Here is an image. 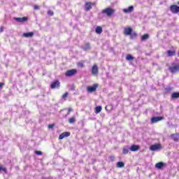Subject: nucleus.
<instances>
[{"label": "nucleus", "mask_w": 179, "mask_h": 179, "mask_svg": "<svg viewBox=\"0 0 179 179\" xmlns=\"http://www.w3.org/2000/svg\"><path fill=\"white\" fill-rule=\"evenodd\" d=\"M134 57H133L131 56V55H130V54L127 55V56H126L127 61H134Z\"/></svg>", "instance_id": "nucleus-26"}, {"label": "nucleus", "mask_w": 179, "mask_h": 179, "mask_svg": "<svg viewBox=\"0 0 179 179\" xmlns=\"http://www.w3.org/2000/svg\"><path fill=\"white\" fill-rule=\"evenodd\" d=\"M34 153H35V155H37L38 156H41V155H43V152L38 151V150H35Z\"/></svg>", "instance_id": "nucleus-29"}, {"label": "nucleus", "mask_w": 179, "mask_h": 179, "mask_svg": "<svg viewBox=\"0 0 179 179\" xmlns=\"http://www.w3.org/2000/svg\"><path fill=\"white\" fill-rule=\"evenodd\" d=\"M54 127H55V124H48V128L49 129H52V128H54Z\"/></svg>", "instance_id": "nucleus-32"}, {"label": "nucleus", "mask_w": 179, "mask_h": 179, "mask_svg": "<svg viewBox=\"0 0 179 179\" xmlns=\"http://www.w3.org/2000/svg\"><path fill=\"white\" fill-rule=\"evenodd\" d=\"M160 149H162V144L160 143L152 145L150 147V150H151L152 152H155L156 150H160Z\"/></svg>", "instance_id": "nucleus-7"}, {"label": "nucleus", "mask_w": 179, "mask_h": 179, "mask_svg": "<svg viewBox=\"0 0 179 179\" xmlns=\"http://www.w3.org/2000/svg\"><path fill=\"white\" fill-rule=\"evenodd\" d=\"M117 167H119L120 169H122V167H125V164L122 162H119L117 163Z\"/></svg>", "instance_id": "nucleus-27"}, {"label": "nucleus", "mask_w": 179, "mask_h": 179, "mask_svg": "<svg viewBox=\"0 0 179 179\" xmlns=\"http://www.w3.org/2000/svg\"><path fill=\"white\" fill-rule=\"evenodd\" d=\"M132 10H134V6H131L128 8L124 9L123 12H124V13H129V12H132Z\"/></svg>", "instance_id": "nucleus-20"}, {"label": "nucleus", "mask_w": 179, "mask_h": 179, "mask_svg": "<svg viewBox=\"0 0 179 179\" xmlns=\"http://www.w3.org/2000/svg\"><path fill=\"white\" fill-rule=\"evenodd\" d=\"M95 33H96V34H101L103 33V28L100 26L96 27Z\"/></svg>", "instance_id": "nucleus-17"}, {"label": "nucleus", "mask_w": 179, "mask_h": 179, "mask_svg": "<svg viewBox=\"0 0 179 179\" xmlns=\"http://www.w3.org/2000/svg\"><path fill=\"white\" fill-rule=\"evenodd\" d=\"M101 110H103V108L101 106L95 107L94 108L95 114H99V113H101Z\"/></svg>", "instance_id": "nucleus-19"}, {"label": "nucleus", "mask_w": 179, "mask_h": 179, "mask_svg": "<svg viewBox=\"0 0 179 179\" xmlns=\"http://www.w3.org/2000/svg\"><path fill=\"white\" fill-rule=\"evenodd\" d=\"M59 87H61V83L58 80L53 81L50 85V89H59Z\"/></svg>", "instance_id": "nucleus-5"}, {"label": "nucleus", "mask_w": 179, "mask_h": 179, "mask_svg": "<svg viewBox=\"0 0 179 179\" xmlns=\"http://www.w3.org/2000/svg\"><path fill=\"white\" fill-rule=\"evenodd\" d=\"M69 136H71V132L64 131L59 136V139L62 140L64 139V138H68Z\"/></svg>", "instance_id": "nucleus-13"}, {"label": "nucleus", "mask_w": 179, "mask_h": 179, "mask_svg": "<svg viewBox=\"0 0 179 179\" xmlns=\"http://www.w3.org/2000/svg\"><path fill=\"white\" fill-rule=\"evenodd\" d=\"M141 149V146L136 145H132L130 147L131 152H138Z\"/></svg>", "instance_id": "nucleus-14"}, {"label": "nucleus", "mask_w": 179, "mask_h": 179, "mask_svg": "<svg viewBox=\"0 0 179 179\" xmlns=\"http://www.w3.org/2000/svg\"><path fill=\"white\" fill-rule=\"evenodd\" d=\"M97 87H99V84H94L92 87H87V92L88 93H93L97 90Z\"/></svg>", "instance_id": "nucleus-6"}, {"label": "nucleus", "mask_w": 179, "mask_h": 179, "mask_svg": "<svg viewBox=\"0 0 179 179\" xmlns=\"http://www.w3.org/2000/svg\"><path fill=\"white\" fill-rule=\"evenodd\" d=\"M171 138L174 141V142H178L179 141V134L176 133L171 135Z\"/></svg>", "instance_id": "nucleus-16"}, {"label": "nucleus", "mask_w": 179, "mask_h": 179, "mask_svg": "<svg viewBox=\"0 0 179 179\" xmlns=\"http://www.w3.org/2000/svg\"><path fill=\"white\" fill-rule=\"evenodd\" d=\"M3 27H0V33H2L3 31Z\"/></svg>", "instance_id": "nucleus-39"}, {"label": "nucleus", "mask_w": 179, "mask_h": 179, "mask_svg": "<svg viewBox=\"0 0 179 179\" xmlns=\"http://www.w3.org/2000/svg\"><path fill=\"white\" fill-rule=\"evenodd\" d=\"M122 153L123 155H128V153H129V148H128V147L123 148Z\"/></svg>", "instance_id": "nucleus-25"}, {"label": "nucleus", "mask_w": 179, "mask_h": 179, "mask_svg": "<svg viewBox=\"0 0 179 179\" xmlns=\"http://www.w3.org/2000/svg\"><path fill=\"white\" fill-rule=\"evenodd\" d=\"M5 86V83H0V89H2Z\"/></svg>", "instance_id": "nucleus-38"}, {"label": "nucleus", "mask_w": 179, "mask_h": 179, "mask_svg": "<svg viewBox=\"0 0 179 179\" xmlns=\"http://www.w3.org/2000/svg\"><path fill=\"white\" fill-rule=\"evenodd\" d=\"M14 20H16L19 23H24L29 20V17H14Z\"/></svg>", "instance_id": "nucleus-12"}, {"label": "nucleus", "mask_w": 179, "mask_h": 179, "mask_svg": "<svg viewBox=\"0 0 179 179\" xmlns=\"http://www.w3.org/2000/svg\"><path fill=\"white\" fill-rule=\"evenodd\" d=\"M77 65L78 66H80L81 68H83L85 66V64H83V63L82 62H78Z\"/></svg>", "instance_id": "nucleus-36"}, {"label": "nucleus", "mask_w": 179, "mask_h": 179, "mask_svg": "<svg viewBox=\"0 0 179 179\" xmlns=\"http://www.w3.org/2000/svg\"><path fill=\"white\" fill-rule=\"evenodd\" d=\"M170 10L172 13L174 14L179 13V6L177 5H171L170 6Z\"/></svg>", "instance_id": "nucleus-9"}, {"label": "nucleus", "mask_w": 179, "mask_h": 179, "mask_svg": "<svg viewBox=\"0 0 179 179\" xmlns=\"http://www.w3.org/2000/svg\"><path fill=\"white\" fill-rule=\"evenodd\" d=\"M162 120H164V117L162 116L152 117L151 118V124H155V122H159V121H162Z\"/></svg>", "instance_id": "nucleus-11"}, {"label": "nucleus", "mask_w": 179, "mask_h": 179, "mask_svg": "<svg viewBox=\"0 0 179 179\" xmlns=\"http://www.w3.org/2000/svg\"><path fill=\"white\" fill-rule=\"evenodd\" d=\"M84 51H87V50H90V43H87L83 46Z\"/></svg>", "instance_id": "nucleus-23"}, {"label": "nucleus", "mask_w": 179, "mask_h": 179, "mask_svg": "<svg viewBox=\"0 0 179 179\" xmlns=\"http://www.w3.org/2000/svg\"><path fill=\"white\" fill-rule=\"evenodd\" d=\"M132 31L133 30L132 28H131V27H124L123 34L124 36H132V37H136V32L132 33Z\"/></svg>", "instance_id": "nucleus-2"}, {"label": "nucleus", "mask_w": 179, "mask_h": 179, "mask_svg": "<svg viewBox=\"0 0 179 179\" xmlns=\"http://www.w3.org/2000/svg\"><path fill=\"white\" fill-rule=\"evenodd\" d=\"M48 15L49 16H54V11H52L51 10H48Z\"/></svg>", "instance_id": "nucleus-30"}, {"label": "nucleus", "mask_w": 179, "mask_h": 179, "mask_svg": "<svg viewBox=\"0 0 179 179\" xmlns=\"http://www.w3.org/2000/svg\"><path fill=\"white\" fill-rule=\"evenodd\" d=\"M69 124H75L76 122V117L73 116L72 117L69 119Z\"/></svg>", "instance_id": "nucleus-22"}, {"label": "nucleus", "mask_w": 179, "mask_h": 179, "mask_svg": "<svg viewBox=\"0 0 179 179\" xmlns=\"http://www.w3.org/2000/svg\"><path fill=\"white\" fill-rule=\"evenodd\" d=\"M1 171H4V173H8L6 168H3V166H0V173Z\"/></svg>", "instance_id": "nucleus-31"}, {"label": "nucleus", "mask_w": 179, "mask_h": 179, "mask_svg": "<svg viewBox=\"0 0 179 179\" xmlns=\"http://www.w3.org/2000/svg\"><path fill=\"white\" fill-rule=\"evenodd\" d=\"M69 94L68 92H66L64 93L63 95H62V99H66V97H68V95Z\"/></svg>", "instance_id": "nucleus-37"}, {"label": "nucleus", "mask_w": 179, "mask_h": 179, "mask_svg": "<svg viewBox=\"0 0 179 179\" xmlns=\"http://www.w3.org/2000/svg\"><path fill=\"white\" fill-rule=\"evenodd\" d=\"M166 166V164H164L162 162H158L155 164V168L158 169L159 170H162Z\"/></svg>", "instance_id": "nucleus-15"}, {"label": "nucleus", "mask_w": 179, "mask_h": 179, "mask_svg": "<svg viewBox=\"0 0 179 179\" xmlns=\"http://www.w3.org/2000/svg\"><path fill=\"white\" fill-rule=\"evenodd\" d=\"M178 57H179V50H178Z\"/></svg>", "instance_id": "nucleus-41"}, {"label": "nucleus", "mask_w": 179, "mask_h": 179, "mask_svg": "<svg viewBox=\"0 0 179 179\" xmlns=\"http://www.w3.org/2000/svg\"><path fill=\"white\" fill-rule=\"evenodd\" d=\"M168 57H173L176 55V50H167Z\"/></svg>", "instance_id": "nucleus-21"}, {"label": "nucleus", "mask_w": 179, "mask_h": 179, "mask_svg": "<svg viewBox=\"0 0 179 179\" xmlns=\"http://www.w3.org/2000/svg\"><path fill=\"white\" fill-rule=\"evenodd\" d=\"M106 110H107V106L105 107Z\"/></svg>", "instance_id": "nucleus-42"}, {"label": "nucleus", "mask_w": 179, "mask_h": 179, "mask_svg": "<svg viewBox=\"0 0 179 179\" xmlns=\"http://www.w3.org/2000/svg\"><path fill=\"white\" fill-rule=\"evenodd\" d=\"M169 69L171 73H177V72H179V64L170 66Z\"/></svg>", "instance_id": "nucleus-8"}, {"label": "nucleus", "mask_w": 179, "mask_h": 179, "mask_svg": "<svg viewBox=\"0 0 179 179\" xmlns=\"http://www.w3.org/2000/svg\"><path fill=\"white\" fill-rule=\"evenodd\" d=\"M178 5H179V1L178 2Z\"/></svg>", "instance_id": "nucleus-43"}, {"label": "nucleus", "mask_w": 179, "mask_h": 179, "mask_svg": "<svg viewBox=\"0 0 179 179\" xmlns=\"http://www.w3.org/2000/svg\"><path fill=\"white\" fill-rule=\"evenodd\" d=\"M93 6H96V2H90L86 1L85 4V9L86 12H89V10H92Z\"/></svg>", "instance_id": "nucleus-4"}, {"label": "nucleus", "mask_w": 179, "mask_h": 179, "mask_svg": "<svg viewBox=\"0 0 179 179\" xmlns=\"http://www.w3.org/2000/svg\"><path fill=\"white\" fill-rule=\"evenodd\" d=\"M101 13L103 15H106L108 17H111L115 13V10L112 8H106L102 10Z\"/></svg>", "instance_id": "nucleus-1"}, {"label": "nucleus", "mask_w": 179, "mask_h": 179, "mask_svg": "<svg viewBox=\"0 0 179 179\" xmlns=\"http://www.w3.org/2000/svg\"><path fill=\"white\" fill-rule=\"evenodd\" d=\"M78 73V70L73 69H70V70H67L65 72V76H66V78H71L72 76H75V75H76Z\"/></svg>", "instance_id": "nucleus-3"}, {"label": "nucleus", "mask_w": 179, "mask_h": 179, "mask_svg": "<svg viewBox=\"0 0 179 179\" xmlns=\"http://www.w3.org/2000/svg\"><path fill=\"white\" fill-rule=\"evenodd\" d=\"M72 111H73V109H72V108H69L67 115H69L71 114V113H72Z\"/></svg>", "instance_id": "nucleus-33"}, {"label": "nucleus", "mask_w": 179, "mask_h": 179, "mask_svg": "<svg viewBox=\"0 0 179 179\" xmlns=\"http://www.w3.org/2000/svg\"><path fill=\"white\" fill-rule=\"evenodd\" d=\"M92 74L94 76L99 75V67L96 64H94L92 67Z\"/></svg>", "instance_id": "nucleus-10"}, {"label": "nucleus", "mask_w": 179, "mask_h": 179, "mask_svg": "<svg viewBox=\"0 0 179 179\" xmlns=\"http://www.w3.org/2000/svg\"><path fill=\"white\" fill-rule=\"evenodd\" d=\"M34 36V32H27L23 34V37H25L26 38H28V37H33Z\"/></svg>", "instance_id": "nucleus-18"}, {"label": "nucleus", "mask_w": 179, "mask_h": 179, "mask_svg": "<svg viewBox=\"0 0 179 179\" xmlns=\"http://www.w3.org/2000/svg\"><path fill=\"white\" fill-rule=\"evenodd\" d=\"M171 90H173V88H171V87H167L165 89V92L166 93H169V92H171Z\"/></svg>", "instance_id": "nucleus-34"}, {"label": "nucleus", "mask_w": 179, "mask_h": 179, "mask_svg": "<svg viewBox=\"0 0 179 179\" xmlns=\"http://www.w3.org/2000/svg\"><path fill=\"white\" fill-rule=\"evenodd\" d=\"M148 38H149V34H145L141 36V41H146V40H148Z\"/></svg>", "instance_id": "nucleus-24"}, {"label": "nucleus", "mask_w": 179, "mask_h": 179, "mask_svg": "<svg viewBox=\"0 0 179 179\" xmlns=\"http://www.w3.org/2000/svg\"><path fill=\"white\" fill-rule=\"evenodd\" d=\"M110 159L111 162H114V156H110Z\"/></svg>", "instance_id": "nucleus-40"}, {"label": "nucleus", "mask_w": 179, "mask_h": 179, "mask_svg": "<svg viewBox=\"0 0 179 179\" xmlns=\"http://www.w3.org/2000/svg\"><path fill=\"white\" fill-rule=\"evenodd\" d=\"M171 98L172 99H178L179 98V92H173L171 94Z\"/></svg>", "instance_id": "nucleus-28"}, {"label": "nucleus", "mask_w": 179, "mask_h": 179, "mask_svg": "<svg viewBox=\"0 0 179 179\" xmlns=\"http://www.w3.org/2000/svg\"><path fill=\"white\" fill-rule=\"evenodd\" d=\"M34 9L35 10H40V6H38V5H35V6H34Z\"/></svg>", "instance_id": "nucleus-35"}]
</instances>
